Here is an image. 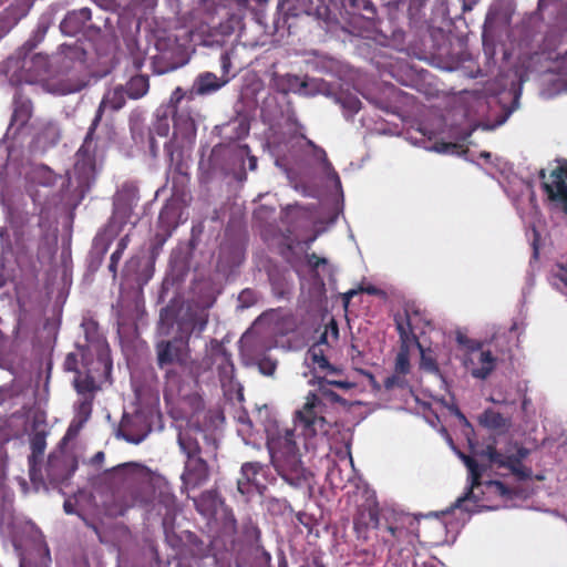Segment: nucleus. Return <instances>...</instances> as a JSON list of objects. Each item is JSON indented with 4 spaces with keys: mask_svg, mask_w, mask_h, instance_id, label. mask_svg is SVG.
I'll list each match as a JSON object with an SVG mask.
<instances>
[{
    "mask_svg": "<svg viewBox=\"0 0 567 567\" xmlns=\"http://www.w3.org/2000/svg\"><path fill=\"white\" fill-rule=\"evenodd\" d=\"M165 378L168 384H178L181 381V375L175 369H167L165 373Z\"/></svg>",
    "mask_w": 567,
    "mask_h": 567,
    "instance_id": "4d7b16f0",
    "label": "nucleus"
},
{
    "mask_svg": "<svg viewBox=\"0 0 567 567\" xmlns=\"http://www.w3.org/2000/svg\"><path fill=\"white\" fill-rule=\"evenodd\" d=\"M306 260L307 266L312 274H316L319 267L328 265V259L324 257H319L316 252L307 254Z\"/></svg>",
    "mask_w": 567,
    "mask_h": 567,
    "instance_id": "a18cd8bd",
    "label": "nucleus"
},
{
    "mask_svg": "<svg viewBox=\"0 0 567 567\" xmlns=\"http://www.w3.org/2000/svg\"><path fill=\"white\" fill-rule=\"evenodd\" d=\"M156 355L159 369L173 364L186 367L190 360L188 338L159 341L156 344Z\"/></svg>",
    "mask_w": 567,
    "mask_h": 567,
    "instance_id": "ddd939ff",
    "label": "nucleus"
},
{
    "mask_svg": "<svg viewBox=\"0 0 567 567\" xmlns=\"http://www.w3.org/2000/svg\"><path fill=\"white\" fill-rule=\"evenodd\" d=\"M31 454L28 457L29 476L34 488L39 491L41 487L47 488L44 476L39 465L47 447L45 434L37 432L30 440Z\"/></svg>",
    "mask_w": 567,
    "mask_h": 567,
    "instance_id": "2eb2a0df",
    "label": "nucleus"
},
{
    "mask_svg": "<svg viewBox=\"0 0 567 567\" xmlns=\"http://www.w3.org/2000/svg\"><path fill=\"white\" fill-rule=\"evenodd\" d=\"M265 465L260 462H246L241 465V476L237 481V489L241 495H248L254 491H260L264 487L258 476L264 475Z\"/></svg>",
    "mask_w": 567,
    "mask_h": 567,
    "instance_id": "6ab92c4d",
    "label": "nucleus"
},
{
    "mask_svg": "<svg viewBox=\"0 0 567 567\" xmlns=\"http://www.w3.org/2000/svg\"><path fill=\"white\" fill-rule=\"evenodd\" d=\"M218 493L216 489L204 491L198 497L194 498L195 508L205 514L216 508Z\"/></svg>",
    "mask_w": 567,
    "mask_h": 567,
    "instance_id": "c85d7f7f",
    "label": "nucleus"
},
{
    "mask_svg": "<svg viewBox=\"0 0 567 567\" xmlns=\"http://www.w3.org/2000/svg\"><path fill=\"white\" fill-rule=\"evenodd\" d=\"M413 342L417 346L421 352V359H420V367L421 369L431 372V373H437L440 371L439 364L436 362L435 357L432 353L431 349H424L422 344L420 343L415 330H413Z\"/></svg>",
    "mask_w": 567,
    "mask_h": 567,
    "instance_id": "c756f323",
    "label": "nucleus"
},
{
    "mask_svg": "<svg viewBox=\"0 0 567 567\" xmlns=\"http://www.w3.org/2000/svg\"><path fill=\"white\" fill-rule=\"evenodd\" d=\"M480 423L489 430H501L508 425V422L503 414L492 409H487L483 412L480 416Z\"/></svg>",
    "mask_w": 567,
    "mask_h": 567,
    "instance_id": "cd10ccee",
    "label": "nucleus"
},
{
    "mask_svg": "<svg viewBox=\"0 0 567 567\" xmlns=\"http://www.w3.org/2000/svg\"><path fill=\"white\" fill-rule=\"evenodd\" d=\"M177 207L174 203L167 202L161 209L158 215V227L161 229H171L176 227Z\"/></svg>",
    "mask_w": 567,
    "mask_h": 567,
    "instance_id": "7c9ffc66",
    "label": "nucleus"
},
{
    "mask_svg": "<svg viewBox=\"0 0 567 567\" xmlns=\"http://www.w3.org/2000/svg\"><path fill=\"white\" fill-rule=\"evenodd\" d=\"M259 370L265 375H272L276 371L277 364L270 359H264L258 364Z\"/></svg>",
    "mask_w": 567,
    "mask_h": 567,
    "instance_id": "09e8293b",
    "label": "nucleus"
},
{
    "mask_svg": "<svg viewBox=\"0 0 567 567\" xmlns=\"http://www.w3.org/2000/svg\"><path fill=\"white\" fill-rule=\"evenodd\" d=\"M172 233L173 231L167 228V229H161V231H157L155 234L153 243H152V247H151V252L153 256L159 254L164 244L171 237Z\"/></svg>",
    "mask_w": 567,
    "mask_h": 567,
    "instance_id": "79ce46f5",
    "label": "nucleus"
},
{
    "mask_svg": "<svg viewBox=\"0 0 567 567\" xmlns=\"http://www.w3.org/2000/svg\"><path fill=\"white\" fill-rule=\"evenodd\" d=\"M127 97L138 100L143 97L150 90V80L147 75L136 74L124 85Z\"/></svg>",
    "mask_w": 567,
    "mask_h": 567,
    "instance_id": "bb28decb",
    "label": "nucleus"
},
{
    "mask_svg": "<svg viewBox=\"0 0 567 567\" xmlns=\"http://www.w3.org/2000/svg\"><path fill=\"white\" fill-rule=\"evenodd\" d=\"M183 487L198 488L209 480V466L203 457L186 460L181 475Z\"/></svg>",
    "mask_w": 567,
    "mask_h": 567,
    "instance_id": "f3484780",
    "label": "nucleus"
},
{
    "mask_svg": "<svg viewBox=\"0 0 567 567\" xmlns=\"http://www.w3.org/2000/svg\"><path fill=\"white\" fill-rule=\"evenodd\" d=\"M131 241V238H130V235L126 234L124 235L117 243L116 245V249L120 250V251H125V249L127 248L128 244Z\"/></svg>",
    "mask_w": 567,
    "mask_h": 567,
    "instance_id": "052dcab7",
    "label": "nucleus"
},
{
    "mask_svg": "<svg viewBox=\"0 0 567 567\" xmlns=\"http://www.w3.org/2000/svg\"><path fill=\"white\" fill-rule=\"evenodd\" d=\"M178 147L176 145L175 138L169 140L164 145V152L166 156L168 157L171 164L175 162V153L177 152Z\"/></svg>",
    "mask_w": 567,
    "mask_h": 567,
    "instance_id": "8fccbe9b",
    "label": "nucleus"
},
{
    "mask_svg": "<svg viewBox=\"0 0 567 567\" xmlns=\"http://www.w3.org/2000/svg\"><path fill=\"white\" fill-rule=\"evenodd\" d=\"M560 0H538L537 10L539 12L545 11L550 6H558Z\"/></svg>",
    "mask_w": 567,
    "mask_h": 567,
    "instance_id": "bf43d9fd",
    "label": "nucleus"
},
{
    "mask_svg": "<svg viewBox=\"0 0 567 567\" xmlns=\"http://www.w3.org/2000/svg\"><path fill=\"white\" fill-rule=\"evenodd\" d=\"M128 61L131 63L132 71L138 72L145 63V53L140 49H131Z\"/></svg>",
    "mask_w": 567,
    "mask_h": 567,
    "instance_id": "37998d69",
    "label": "nucleus"
},
{
    "mask_svg": "<svg viewBox=\"0 0 567 567\" xmlns=\"http://www.w3.org/2000/svg\"><path fill=\"white\" fill-rule=\"evenodd\" d=\"M529 451L524 446H518L514 454H503L496 449L494 443L487 444L478 455L482 458H486L491 465L504 467L511 471V473L520 481L530 478L532 468L523 464V460L526 458Z\"/></svg>",
    "mask_w": 567,
    "mask_h": 567,
    "instance_id": "6e6552de",
    "label": "nucleus"
},
{
    "mask_svg": "<svg viewBox=\"0 0 567 567\" xmlns=\"http://www.w3.org/2000/svg\"><path fill=\"white\" fill-rule=\"evenodd\" d=\"M106 22L107 19L102 16L93 20L91 10L81 8L68 12L60 23V29L66 35L74 37L78 33H83L86 38L92 39L100 34L102 24Z\"/></svg>",
    "mask_w": 567,
    "mask_h": 567,
    "instance_id": "9d476101",
    "label": "nucleus"
},
{
    "mask_svg": "<svg viewBox=\"0 0 567 567\" xmlns=\"http://www.w3.org/2000/svg\"><path fill=\"white\" fill-rule=\"evenodd\" d=\"M118 435L126 442L132 444H140L147 435L146 431H135L134 425L126 419H123L118 427Z\"/></svg>",
    "mask_w": 567,
    "mask_h": 567,
    "instance_id": "2f4dec72",
    "label": "nucleus"
},
{
    "mask_svg": "<svg viewBox=\"0 0 567 567\" xmlns=\"http://www.w3.org/2000/svg\"><path fill=\"white\" fill-rule=\"evenodd\" d=\"M379 515L380 508L374 496H369L357 505V511L353 515V528L358 538L367 539L368 532L379 527Z\"/></svg>",
    "mask_w": 567,
    "mask_h": 567,
    "instance_id": "4468645a",
    "label": "nucleus"
},
{
    "mask_svg": "<svg viewBox=\"0 0 567 567\" xmlns=\"http://www.w3.org/2000/svg\"><path fill=\"white\" fill-rule=\"evenodd\" d=\"M93 406V395L86 396L79 401L76 405V417L79 426H82L91 416Z\"/></svg>",
    "mask_w": 567,
    "mask_h": 567,
    "instance_id": "58836bf2",
    "label": "nucleus"
},
{
    "mask_svg": "<svg viewBox=\"0 0 567 567\" xmlns=\"http://www.w3.org/2000/svg\"><path fill=\"white\" fill-rule=\"evenodd\" d=\"M93 489L95 508L112 519L151 504L147 467L140 463L127 462L105 470L95 478Z\"/></svg>",
    "mask_w": 567,
    "mask_h": 567,
    "instance_id": "f257e3e1",
    "label": "nucleus"
},
{
    "mask_svg": "<svg viewBox=\"0 0 567 567\" xmlns=\"http://www.w3.org/2000/svg\"><path fill=\"white\" fill-rule=\"evenodd\" d=\"M1 3H9L6 8V19L10 24H17L29 12L31 0H0Z\"/></svg>",
    "mask_w": 567,
    "mask_h": 567,
    "instance_id": "a878e982",
    "label": "nucleus"
},
{
    "mask_svg": "<svg viewBox=\"0 0 567 567\" xmlns=\"http://www.w3.org/2000/svg\"><path fill=\"white\" fill-rule=\"evenodd\" d=\"M63 509H64V512L66 514H74L75 513L74 504L71 502V499H65L64 501Z\"/></svg>",
    "mask_w": 567,
    "mask_h": 567,
    "instance_id": "338daca9",
    "label": "nucleus"
},
{
    "mask_svg": "<svg viewBox=\"0 0 567 567\" xmlns=\"http://www.w3.org/2000/svg\"><path fill=\"white\" fill-rule=\"evenodd\" d=\"M383 385L386 390H392L394 388L403 389L406 385V380L404 375L394 371L392 375L384 379Z\"/></svg>",
    "mask_w": 567,
    "mask_h": 567,
    "instance_id": "c03bdc74",
    "label": "nucleus"
},
{
    "mask_svg": "<svg viewBox=\"0 0 567 567\" xmlns=\"http://www.w3.org/2000/svg\"><path fill=\"white\" fill-rule=\"evenodd\" d=\"M208 360L210 363L216 364L218 377L223 385L233 381L235 367L231 361V354L219 341L215 339L212 340V349Z\"/></svg>",
    "mask_w": 567,
    "mask_h": 567,
    "instance_id": "a211bd4d",
    "label": "nucleus"
},
{
    "mask_svg": "<svg viewBox=\"0 0 567 567\" xmlns=\"http://www.w3.org/2000/svg\"><path fill=\"white\" fill-rule=\"evenodd\" d=\"M166 42L158 40L156 42V49L158 53L152 59L153 71L156 74H165L178 69L183 63H179L174 59V51L177 49L174 45V50L165 49Z\"/></svg>",
    "mask_w": 567,
    "mask_h": 567,
    "instance_id": "4be33fe9",
    "label": "nucleus"
},
{
    "mask_svg": "<svg viewBox=\"0 0 567 567\" xmlns=\"http://www.w3.org/2000/svg\"><path fill=\"white\" fill-rule=\"evenodd\" d=\"M319 391L321 395L327 398L332 403H344V400L334 391L327 389L322 382H319Z\"/></svg>",
    "mask_w": 567,
    "mask_h": 567,
    "instance_id": "de8ad7c7",
    "label": "nucleus"
},
{
    "mask_svg": "<svg viewBox=\"0 0 567 567\" xmlns=\"http://www.w3.org/2000/svg\"><path fill=\"white\" fill-rule=\"evenodd\" d=\"M420 316L417 310H405L404 316L396 315L394 317L401 341L399 352L395 357L394 371L404 377L411 371L409 342L413 341V330L417 329Z\"/></svg>",
    "mask_w": 567,
    "mask_h": 567,
    "instance_id": "0eeeda50",
    "label": "nucleus"
},
{
    "mask_svg": "<svg viewBox=\"0 0 567 567\" xmlns=\"http://www.w3.org/2000/svg\"><path fill=\"white\" fill-rule=\"evenodd\" d=\"M361 291L367 292L368 295H371V296H378L381 292V290L379 288H377L375 286H368V287L361 288Z\"/></svg>",
    "mask_w": 567,
    "mask_h": 567,
    "instance_id": "774afa93",
    "label": "nucleus"
},
{
    "mask_svg": "<svg viewBox=\"0 0 567 567\" xmlns=\"http://www.w3.org/2000/svg\"><path fill=\"white\" fill-rule=\"evenodd\" d=\"M208 319V307H190L179 322L181 330L187 333L186 338L192 333L200 334L206 329Z\"/></svg>",
    "mask_w": 567,
    "mask_h": 567,
    "instance_id": "aec40b11",
    "label": "nucleus"
},
{
    "mask_svg": "<svg viewBox=\"0 0 567 567\" xmlns=\"http://www.w3.org/2000/svg\"><path fill=\"white\" fill-rule=\"evenodd\" d=\"M25 252V244L23 231L20 228L14 229L12 233L8 227H0V258L1 262H9L10 260H18V258Z\"/></svg>",
    "mask_w": 567,
    "mask_h": 567,
    "instance_id": "dca6fc26",
    "label": "nucleus"
},
{
    "mask_svg": "<svg viewBox=\"0 0 567 567\" xmlns=\"http://www.w3.org/2000/svg\"><path fill=\"white\" fill-rule=\"evenodd\" d=\"M125 96L127 95L123 85H118L104 94L91 121L83 143L75 153L73 177L76 182V189L81 194L87 192L94 183L97 165L102 164L113 142V126L102 121L105 110H121L126 103Z\"/></svg>",
    "mask_w": 567,
    "mask_h": 567,
    "instance_id": "f03ea898",
    "label": "nucleus"
},
{
    "mask_svg": "<svg viewBox=\"0 0 567 567\" xmlns=\"http://www.w3.org/2000/svg\"><path fill=\"white\" fill-rule=\"evenodd\" d=\"M300 136L306 141V145L311 148L312 157L326 167L331 168V163L328 159L326 151L313 141L309 140L306 135L301 134Z\"/></svg>",
    "mask_w": 567,
    "mask_h": 567,
    "instance_id": "ea45409f",
    "label": "nucleus"
},
{
    "mask_svg": "<svg viewBox=\"0 0 567 567\" xmlns=\"http://www.w3.org/2000/svg\"><path fill=\"white\" fill-rule=\"evenodd\" d=\"M461 457H462L465 466L468 470L471 486H470V489L466 493V495L464 497H460L456 501V506H461L462 502H464L465 499H468L471 497V495L473 494V489L481 485V477L483 474V468L481 467V465L477 463V461L474 457L465 455V454H461Z\"/></svg>",
    "mask_w": 567,
    "mask_h": 567,
    "instance_id": "b1692460",
    "label": "nucleus"
},
{
    "mask_svg": "<svg viewBox=\"0 0 567 567\" xmlns=\"http://www.w3.org/2000/svg\"><path fill=\"white\" fill-rule=\"evenodd\" d=\"M539 178L548 199L567 215V163L553 169L548 177L545 169H540Z\"/></svg>",
    "mask_w": 567,
    "mask_h": 567,
    "instance_id": "f8f14e48",
    "label": "nucleus"
},
{
    "mask_svg": "<svg viewBox=\"0 0 567 567\" xmlns=\"http://www.w3.org/2000/svg\"><path fill=\"white\" fill-rule=\"evenodd\" d=\"M38 33H40V31H38ZM43 34H44V32H42L41 34H37V37H39L38 39H30V40H28L24 43L23 48L28 49L29 51L32 50L33 48H35L38 42L41 41V39L43 38Z\"/></svg>",
    "mask_w": 567,
    "mask_h": 567,
    "instance_id": "680f3d73",
    "label": "nucleus"
},
{
    "mask_svg": "<svg viewBox=\"0 0 567 567\" xmlns=\"http://www.w3.org/2000/svg\"><path fill=\"white\" fill-rule=\"evenodd\" d=\"M328 406L316 393L309 392L306 402L295 414V421L303 431L305 435L327 434L329 423L326 419Z\"/></svg>",
    "mask_w": 567,
    "mask_h": 567,
    "instance_id": "423d86ee",
    "label": "nucleus"
},
{
    "mask_svg": "<svg viewBox=\"0 0 567 567\" xmlns=\"http://www.w3.org/2000/svg\"><path fill=\"white\" fill-rule=\"evenodd\" d=\"M10 442V434L8 430L0 425V478L6 475V471L8 467V452L6 445Z\"/></svg>",
    "mask_w": 567,
    "mask_h": 567,
    "instance_id": "4c0bfd02",
    "label": "nucleus"
},
{
    "mask_svg": "<svg viewBox=\"0 0 567 567\" xmlns=\"http://www.w3.org/2000/svg\"><path fill=\"white\" fill-rule=\"evenodd\" d=\"M74 388L79 394L89 393L91 395L100 389L93 375L90 373L82 375L80 372H78V375L74 379Z\"/></svg>",
    "mask_w": 567,
    "mask_h": 567,
    "instance_id": "72a5a7b5",
    "label": "nucleus"
},
{
    "mask_svg": "<svg viewBox=\"0 0 567 567\" xmlns=\"http://www.w3.org/2000/svg\"><path fill=\"white\" fill-rule=\"evenodd\" d=\"M114 238L115 234L109 229L97 234V236L94 238L93 247L99 252L101 259L109 251Z\"/></svg>",
    "mask_w": 567,
    "mask_h": 567,
    "instance_id": "e433bc0d",
    "label": "nucleus"
},
{
    "mask_svg": "<svg viewBox=\"0 0 567 567\" xmlns=\"http://www.w3.org/2000/svg\"><path fill=\"white\" fill-rule=\"evenodd\" d=\"M220 64H221L223 73H224L223 76L226 78L225 75L228 74L229 68L231 65L230 58L228 56L227 53H223L220 55Z\"/></svg>",
    "mask_w": 567,
    "mask_h": 567,
    "instance_id": "13d9d810",
    "label": "nucleus"
},
{
    "mask_svg": "<svg viewBox=\"0 0 567 567\" xmlns=\"http://www.w3.org/2000/svg\"><path fill=\"white\" fill-rule=\"evenodd\" d=\"M32 179L42 186H52L56 182V175L48 166L41 165L32 171Z\"/></svg>",
    "mask_w": 567,
    "mask_h": 567,
    "instance_id": "c9c22d12",
    "label": "nucleus"
},
{
    "mask_svg": "<svg viewBox=\"0 0 567 567\" xmlns=\"http://www.w3.org/2000/svg\"><path fill=\"white\" fill-rule=\"evenodd\" d=\"M460 344L468 348L471 354L464 360V364L471 370L472 377L485 380L495 369L496 358L489 350H481V344L460 334L457 337Z\"/></svg>",
    "mask_w": 567,
    "mask_h": 567,
    "instance_id": "9b49d317",
    "label": "nucleus"
},
{
    "mask_svg": "<svg viewBox=\"0 0 567 567\" xmlns=\"http://www.w3.org/2000/svg\"><path fill=\"white\" fill-rule=\"evenodd\" d=\"M78 458L73 452L60 447L50 453L48 457L44 481H48L53 488L66 484L78 470ZM45 486L48 485L45 484Z\"/></svg>",
    "mask_w": 567,
    "mask_h": 567,
    "instance_id": "1a4fd4ad",
    "label": "nucleus"
},
{
    "mask_svg": "<svg viewBox=\"0 0 567 567\" xmlns=\"http://www.w3.org/2000/svg\"><path fill=\"white\" fill-rule=\"evenodd\" d=\"M287 14L312 17L327 31L369 30L378 17L374 0H285Z\"/></svg>",
    "mask_w": 567,
    "mask_h": 567,
    "instance_id": "7ed1b4c3",
    "label": "nucleus"
},
{
    "mask_svg": "<svg viewBox=\"0 0 567 567\" xmlns=\"http://www.w3.org/2000/svg\"><path fill=\"white\" fill-rule=\"evenodd\" d=\"M488 485L495 488V492L501 496L511 495V489L501 481H489Z\"/></svg>",
    "mask_w": 567,
    "mask_h": 567,
    "instance_id": "3c124183",
    "label": "nucleus"
},
{
    "mask_svg": "<svg viewBox=\"0 0 567 567\" xmlns=\"http://www.w3.org/2000/svg\"><path fill=\"white\" fill-rule=\"evenodd\" d=\"M64 368L68 371H74L76 373L79 372L78 371V358H76V354L69 353L66 355L65 361H64Z\"/></svg>",
    "mask_w": 567,
    "mask_h": 567,
    "instance_id": "5fc2aeb1",
    "label": "nucleus"
},
{
    "mask_svg": "<svg viewBox=\"0 0 567 567\" xmlns=\"http://www.w3.org/2000/svg\"><path fill=\"white\" fill-rule=\"evenodd\" d=\"M177 443L186 460L202 457V447L189 430L181 431Z\"/></svg>",
    "mask_w": 567,
    "mask_h": 567,
    "instance_id": "393cba45",
    "label": "nucleus"
},
{
    "mask_svg": "<svg viewBox=\"0 0 567 567\" xmlns=\"http://www.w3.org/2000/svg\"><path fill=\"white\" fill-rule=\"evenodd\" d=\"M105 454L104 452L100 451L94 454V456L91 458V463L93 465H99L104 461Z\"/></svg>",
    "mask_w": 567,
    "mask_h": 567,
    "instance_id": "0e129e2a",
    "label": "nucleus"
},
{
    "mask_svg": "<svg viewBox=\"0 0 567 567\" xmlns=\"http://www.w3.org/2000/svg\"><path fill=\"white\" fill-rule=\"evenodd\" d=\"M60 48L64 59L71 60L72 62L84 63L86 52L78 41L74 43H63Z\"/></svg>",
    "mask_w": 567,
    "mask_h": 567,
    "instance_id": "f704fd0d",
    "label": "nucleus"
},
{
    "mask_svg": "<svg viewBox=\"0 0 567 567\" xmlns=\"http://www.w3.org/2000/svg\"><path fill=\"white\" fill-rule=\"evenodd\" d=\"M385 532L388 533V535L382 536V540L391 549L395 546L396 542L401 540V538L404 534V528L399 527V526L388 525L385 528Z\"/></svg>",
    "mask_w": 567,
    "mask_h": 567,
    "instance_id": "a19ab883",
    "label": "nucleus"
},
{
    "mask_svg": "<svg viewBox=\"0 0 567 567\" xmlns=\"http://www.w3.org/2000/svg\"><path fill=\"white\" fill-rule=\"evenodd\" d=\"M80 427H81V426H79V424H78L76 426H74V424L72 423V424L69 426V429H68V431H66V434H65V436H64V437H63V440H62V443H64L65 441H68V440H69V439H71V437L75 436Z\"/></svg>",
    "mask_w": 567,
    "mask_h": 567,
    "instance_id": "e2e57ef3",
    "label": "nucleus"
},
{
    "mask_svg": "<svg viewBox=\"0 0 567 567\" xmlns=\"http://www.w3.org/2000/svg\"><path fill=\"white\" fill-rule=\"evenodd\" d=\"M308 355L311 362L320 370H327L330 373H337L338 369L330 364L329 360L323 353V350L319 344L310 347Z\"/></svg>",
    "mask_w": 567,
    "mask_h": 567,
    "instance_id": "473e14b6",
    "label": "nucleus"
},
{
    "mask_svg": "<svg viewBox=\"0 0 567 567\" xmlns=\"http://www.w3.org/2000/svg\"><path fill=\"white\" fill-rule=\"evenodd\" d=\"M229 81L228 78H218L212 72L200 73L190 91L186 92L182 87H176L171 95L169 104L174 109L173 121L175 128L184 127L186 131L195 133V121L190 114L185 115L179 111L183 100L192 102L195 95H206L216 92Z\"/></svg>",
    "mask_w": 567,
    "mask_h": 567,
    "instance_id": "39448f33",
    "label": "nucleus"
},
{
    "mask_svg": "<svg viewBox=\"0 0 567 567\" xmlns=\"http://www.w3.org/2000/svg\"><path fill=\"white\" fill-rule=\"evenodd\" d=\"M156 503L154 507H158L157 514L163 515L164 519L175 515L177 508V498L168 484L158 485L155 489Z\"/></svg>",
    "mask_w": 567,
    "mask_h": 567,
    "instance_id": "5701e85b",
    "label": "nucleus"
},
{
    "mask_svg": "<svg viewBox=\"0 0 567 567\" xmlns=\"http://www.w3.org/2000/svg\"><path fill=\"white\" fill-rule=\"evenodd\" d=\"M426 1L427 0H410L409 8H408L409 14L411 17L417 14L419 11L421 10V8H423L425 6Z\"/></svg>",
    "mask_w": 567,
    "mask_h": 567,
    "instance_id": "6e6d98bb",
    "label": "nucleus"
},
{
    "mask_svg": "<svg viewBox=\"0 0 567 567\" xmlns=\"http://www.w3.org/2000/svg\"><path fill=\"white\" fill-rule=\"evenodd\" d=\"M307 566H310V567H327L321 557L320 556H312L311 558V563L308 564Z\"/></svg>",
    "mask_w": 567,
    "mask_h": 567,
    "instance_id": "69168bd1",
    "label": "nucleus"
},
{
    "mask_svg": "<svg viewBox=\"0 0 567 567\" xmlns=\"http://www.w3.org/2000/svg\"><path fill=\"white\" fill-rule=\"evenodd\" d=\"M553 278L567 286V266L558 265Z\"/></svg>",
    "mask_w": 567,
    "mask_h": 567,
    "instance_id": "864d4df0",
    "label": "nucleus"
},
{
    "mask_svg": "<svg viewBox=\"0 0 567 567\" xmlns=\"http://www.w3.org/2000/svg\"><path fill=\"white\" fill-rule=\"evenodd\" d=\"M33 114L32 101L17 91L13 97V112L10 121V128L16 127V132L23 128Z\"/></svg>",
    "mask_w": 567,
    "mask_h": 567,
    "instance_id": "412c9836",
    "label": "nucleus"
},
{
    "mask_svg": "<svg viewBox=\"0 0 567 567\" xmlns=\"http://www.w3.org/2000/svg\"><path fill=\"white\" fill-rule=\"evenodd\" d=\"M267 447L274 467L288 484L300 487L310 483L313 475L302 464L293 429L268 433Z\"/></svg>",
    "mask_w": 567,
    "mask_h": 567,
    "instance_id": "20e7f679",
    "label": "nucleus"
},
{
    "mask_svg": "<svg viewBox=\"0 0 567 567\" xmlns=\"http://www.w3.org/2000/svg\"><path fill=\"white\" fill-rule=\"evenodd\" d=\"M243 534L248 540H257L260 537V530L251 519L244 524Z\"/></svg>",
    "mask_w": 567,
    "mask_h": 567,
    "instance_id": "49530a36",
    "label": "nucleus"
},
{
    "mask_svg": "<svg viewBox=\"0 0 567 567\" xmlns=\"http://www.w3.org/2000/svg\"><path fill=\"white\" fill-rule=\"evenodd\" d=\"M320 382H322V384H329V385H332V386H336V388H339V389H343V390H349L353 386V384L349 381H342V380H328V379H322Z\"/></svg>",
    "mask_w": 567,
    "mask_h": 567,
    "instance_id": "603ef678",
    "label": "nucleus"
}]
</instances>
